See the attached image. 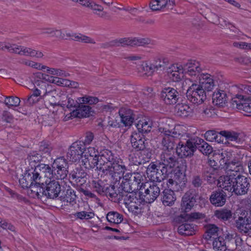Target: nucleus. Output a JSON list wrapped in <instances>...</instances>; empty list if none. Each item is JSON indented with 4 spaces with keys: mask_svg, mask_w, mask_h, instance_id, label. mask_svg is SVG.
Wrapping results in <instances>:
<instances>
[{
    "mask_svg": "<svg viewBox=\"0 0 251 251\" xmlns=\"http://www.w3.org/2000/svg\"><path fill=\"white\" fill-rule=\"evenodd\" d=\"M151 122L145 120H140L137 124L136 127L139 131L138 133H143L150 132L152 127Z\"/></svg>",
    "mask_w": 251,
    "mask_h": 251,
    "instance_id": "c03bdc74",
    "label": "nucleus"
},
{
    "mask_svg": "<svg viewBox=\"0 0 251 251\" xmlns=\"http://www.w3.org/2000/svg\"><path fill=\"white\" fill-rule=\"evenodd\" d=\"M119 114L122 123L125 126H130L133 123L134 117L132 111L127 108H121L119 111Z\"/></svg>",
    "mask_w": 251,
    "mask_h": 251,
    "instance_id": "cd10ccee",
    "label": "nucleus"
},
{
    "mask_svg": "<svg viewBox=\"0 0 251 251\" xmlns=\"http://www.w3.org/2000/svg\"><path fill=\"white\" fill-rule=\"evenodd\" d=\"M226 194L222 190L214 191L210 195L209 200L216 206H222L226 202Z\"/></svg>",
    "mask_w": 251,
    "mask_h": 251,
    "instance_id": "a878e982",
    "label": "nucleus"
},
{
    "mask_svg": "<svg viewBox=\"0 0 251 251\" xmlns=\"http://www.w3.org/2000/svg\"><path fill=\"white\" fill-rule=\"evenodd\" d=\"M81 165L86 169H93L100 165L99 157L82 156Z\"/></svg>",
    "mask_w": 251,
    "mask_h": 251,
    "instance_id": "4c0bfd02",
    "label": "nucleus"
},
{
    "mask_svg": "<svg viewBox=\"0 0 251 251\" xmlns=\"http://www.w3.org/2000/svg\"><path fill=\"white\" fill-rule=\"evenodd\" d=\"M99 157L100 166L97 169L104 175L110 176L113 180H119L126 171L122 160L107 149L101 151Z\"/></svg>",
    "mask_w": 251,
    "mask_h": 251,
    "instance_id": "f03ea898",
    "label": "nucleus"
},
{
    "mask_svg": "<svg viewBox=\"0 0 251 251\" xmlns=\"http://www.w3.org/2000/svg\"><path fill=\"white\" fill-rule=\"evenodd\" d=\"M61 191V185L58 181L50 180L46 186L44 196L48 198L54 199L58 198Z\"/></svg>",
    "mask_w": 251,
    "mask_h": 251,
    "instance_id": "dca6fc26",
    "label": "nucleus"
},
{
    "mask_svg": "<svg viewBox=\"0 0 251 251\" xmlns=\"http://www.w3.org/2000/svg\"><path fill=\"white\" fill-rule=\"evenodd\" d=\"M199 82L198 85L201 87L203 90L207 91H211L214 86V82L212 76L207 73H201L199 77L195 80Z\"/></svg>",
    "mask_w": 251,
    "mask_h": 251,
    "instance_id": "6ab92c4d",
    "label": "nucleus"
},
{
    "mask_svg": "<svg viewBox=\"0 0 251 251\" xmlns=\"http://www.w3.org/2000/svg\"><path fill=\"white\" fill-rule=\"evenodd\" d=\"M236 227L241 232L247 233L251 229V218L239 217L236 221Z\"/></svg>",
    "mask_w": 251,
    "mask_h": 251,
    "instance_id": "7c9ffc66",
    "label": "nucleus"
},
{
    "mask_svg": "<svg viewBox=\"0 0 251 251\" xmlns=\"http://www.w3.org/2000/svg\"><path fill=\"white\" fill-rule=\"evenodd\" d=\"M211 241H212L213 249L215 251H226L227 250L226 240L221 236L217 237Z\"/></svg>",
    "mask_w": 251,
    "mask_h": 251,
    "instance_id": "a19ab883",
    "label": "nucleus"
},
{
    "mask_svg": "<svg viewBox=\"0 0 251 251\" xmlns=\"http://www.w3.org/2000/svg\"><path fill=\"white\" fill-rule=\"evenodd\" d=\"M196 145V149H198L203 154L208 155L213 151V148L204 140L199 137H195Z\"/></svg>",
    "mask_w": 251,
    "mask_h": 251,
    "instance_id": "c9c22d12",
    "label": "nucleus"
},
{
    "mask_svg": "<svg viewBox=\"0 0 251 251\" xmlns=\"http://www.w3.org/2000/svg\"><path fill=\"white\" fill-rule=\"evenodd\" d=\"M103 195L109 197L114 202H118L120 192L117 194L114 186L107 185Z\"/></svg>",
    "mask_w": 251,
    "mask_h": 251,
    "instance_id": "864d4df0",
    "label": "nucleus"
},
{
    "mask_svg": "<svg viewBox=\"0 0 251 251\" xmlns=\"http://www.w3.org/2000/svg\"><path fill=\"white\" fill-rule=\"evenodd\" d=\"M92 186L94 190L98 194L103 195L107 185L103 184V182L101 180H93L92 183Z\"/></svg>",
    "mask_w": 251,
    "mask_h": 251,
    "instance_id": "bf43d9fd",
    "label": "nucleus"
},
{
    "mask_svg": "<svg viewBox=\"0 0 251 251\" xmlns=\"http://www.w3.org/2000/svg\"><path fill=\"white\" fill-rule=\"evenodd\" d=\"M200 113L203 117L211 118L214 117L216 113L215 110L211 106H205L201 109Z\"/></svg>",
    "mask_w": 251,
    "mask_h": 251,
    "instance_id": "052dcab7",
    "label": "nucleus"
},
{
    "mask_svg": "<svg viewBox=\"0 0 251 251\" xmlns=\"http://www.w3.org/2000/svg\"><path fill=\"white\" fill-rule=\"evenodd\" d=\"M50 172V167L42 165L35 170H25L19 178V184L23 188H28L27 193L33 198L44 196L46 172Z\"/></svg>",
    "mask_w": 251,
    "mask_h": 251,
    "instance_id": "f257e3e1",
    "label": "nucleus"
},
{
    "mask_svg": "<svg viewBox=\"0 0 251 251\" xmlns=\"http://www.w3.org/2000/svg\"><path fill=\"white\" fill-rule=\"evenodd\" d=\"M186 95L190 102L197 105L202 103L206 98L205 91L196 83L189 87Z\"/></svg>",
    "mask_w": 251,
    "mask_h": 251,
    "instance_id": "6e6552de",
    "label": "nucleus"
},
{
    "mask_svg": "<svg viewBox=\"0 0 251 251\" xmlns=\"http://www.w3.org/2000/svg\"><path fill=\"white\" fill-rule=\"evenodd\" d=\"M21 100L17 97H7L4 100V103L8 107H17L19 105Z\"/></svg>",
    "mask_w": 251,
    "mask_h": 251,
    "instance_id": "69168bd1",
    "label": "nucleus"
},
{
    "mask_svg": "<svg viewBox=\"0 0 251 251\" xmlns=\"http://www.w3.org/2000/svg\"><path fill=\"white\" fill-rule=\"evenodd\" d=\"M84 145L81 141L74 142L70 147L67 153L68 158L73 162H76L80 158L83 154Z\"/></svg>",
    "mask_w": 251,
    "mask_h": 251,
    "instance_id": "f8f14e48",
    "label": "nucleus"
},
{
    "mask_svg": "<svg viewBox=\"0 0 251 251\" xmlns=\"http://www.w3.org/2000/svg\"><path fill=\"white\" fill-rule=\"evenodd\" d=\"M215 172V171L214 168L211 166L205 165L203 166L201 170L202 176L208 182H211L212 181V179L214 178L213 175Z\"/></svg>",
    "mask_w": 251,
    "mask_h": 251,
    "instance_id": "a18cd8bd",
    "label": "nucleus"
},
{
    "mask_svg": "<svg viewBox=\"0 0 251 251\" xmlns=\"http://www.w3.org/2000/svg\"><path fill=\"white\" fill-rule=\"evenodd\" d=\"M72 39L84 43L95 44L94 39L81 34H72Z\"/></svg>",
    "mask_w": 251,
    "mask_h": 251,
    "instance_id": "13d9d810",
    "label": "nucleus"
},
{
    "mask_svg": "<svg viewBox=\"0 0 251 251\" xmlns=\"http://www.w3.org/2000/svg\"><path fill=\"white\" fill-rule=\"evenodd\" d=\"M147 177L153 182L163 183L165 178L167 176L168 171L160 164L158 165L151 163L147 167L146 170Z\"/></svg>",
    "mask_w": 251,
    "mask_h": 251,
    "instance_id": "423d86ee",
    "label": "nucleus"
},
{
    "mask_svg": "<svg viewBox=\"0 0 251 251\" xmlns=\"http://www.w3.org/2000/svg\"><path fill=\"white\" fill-rule=\"evenodd\" d=\"M151 151H147V153L140 152L137 153H133L129 156L130 162L134 165H139L143 164L149 161L151 157Z\"/></svg>",
    "mask_w": 251,
    "mask_h": 251,
    "instance_id": "5701e85b",
    "label": "nucleus"
},
{
    "mask_svg": "<svg viewBox=\"0 0 251 251\" xmlns=\"http://www.w3.org/2000/svg\"><path fill=\"white\" fill-rule=\"evenodd\" d=\"M12 53L18 54L20 55L33 57V49L22 46L14 44Z\"/></svg>",
    "mask_w": 251,
    "mask_h": 251,
    "instance_id": "ea45409f",
    "label": "nucleus"
},
{
    "mask_svg": "<svg viewBox=\"0 0 251 251\" xmlns=\"http://www.w3.org/2000/svg\"><path fill=\"white\" fill-rule=\"evenodd\" d=\"M243 155L236 154L233 155V158L228 163V167H226V170L235 172H240L243 171Z\"/></svg>",
    "mask_w": 251,
    "mask_h": 251,
    "instance_id": "b1692460",
    "label": "nucleus"
},
{
    "mask_svg": "<svg viewBox=\"0 0 251 251\" xmlns=\"http://www.w3.org/2000/svg\"><path fill=\"white\" fill-rule=\"evenodd\" d=\"M195 137L189 139L185 143L180 141L176 148V151L181 157L191 156L196 151Z\"/></svg>",
    "mask_w": 251,
    "mask_h": 251,
    "instance_id": "9d476101",
    "label": "nucleus"
},
{
    "mask_svg": "<svg viewBox=\"0 0 251 251\" xmlns=\"http://www.w3.org/2000/svg\"><path fill=\"white\" fill-rule=\"evenodd\" d=\"M197 229V226L194 224L184 223L178 226L177 231L181 235L190 236L195 234Z\"/></svg>",
    "mask_w": 251,
    "mask_h": 251,
    "instance_id": "f704fd0d",
    "label": "nucleus"
},
{
    "mask_svg": "<svg viewBox=\"0 0 251 251\" xmlns=\"http://www.w3.org/2000/svg\"><path fill=\"white\" fill-rule=\"evenodd\" d=\"M176 109L177 114L181 117L190 116L193 113V109L188 104L178 103L176 105Z\"/></svg>",
    "mask_w": 251,
    "mask_h": 251,
    "instance_id": "58836bf2",
    "label": "nucleus"
},
{
    "mask_svg": "<svg viewBox=\"0 0 251 251\" xmlns=\"http://www.w3.org/2000/svg\"><path fill=\"white\" fill-rule=\"evenodd\" d=\"M106 219L109 222L118 225L122 222L123 217L122 215L117 212L111 211L107 213Z\"/></svg>",
    "mask_w": 251,
    "mask_h": 251,
    "instance_id": "49530a36",
    "label": "nucleus"
},
{
    "mask_svg": "<svg viewBox=\"0 0 251 251\" xmlns=\"http://www.w3.org/2000/svg\"><path fill=\"white\" fill-rule=\"evenodd\" d=\"M175 5V0H151L149 4L152 11H160L165 8L173 9Z\"/></svg>",
    "mask_w": 251,
    "mask_h": 251,
    "instance_id": "412c9836",
    "label": "nucleus"
},
{
    "mask_svg": "<svg viewBox=\"0 0 251 251\" xmlns=\"http://www.w3.org/2000/svg\"><path fill=\"white\" fill-rule=\"evenodd\" d=\"M69 166L68 162L64 156L58 157L54 160L50 172L45 173L46 176L50 179H64L68 174Z\"/></svg>",
    "mask_w": 251,
    "mask_h": 251,
    "instance_id": "20e7f679",
    "label": "nucleus"
},
{
    "mask_svg": "<svg viewBox=\"0 0 251 251\" xmlns=\"http://www.w3.org/2000/svg\"><path fill=\"white\" fill-rule=\"evenodd\" d=\"M162 190L160 196L163 204L165 206L173 205L176 200L174 191H179L177 182L171 178L166 180Z\"/></svg>",
    "mask_w": 251,
    "mask_h": 251,
    "instance_id": "39448f33",
    "label": "nucleus"
},
{
    "mask_svg": "<svg viewBox=\"0 0 251 251\" xmlns=\"http://www.w3.org/2000/svg\"><path fill=\"white\" fill-rule=\"evenodd\" d=\"M151 40L149 38H122L119 40L114 41L116 46H143L150 44Z\"/></svg>",
    "mask_w": 251,
    "mask_h": 251,
    "instance_id": "4468645a",
    "label": "nucleus"
},
{
    "mask_svg": "<svg viewBox=\"0 0 251 251\" xmlns=\"http://www.w3.org/2000/svg\"><path fill=\"white\" fill-rule=\"evenodd\" d=\"M159 130L160 132L163 133L165 135L171 136L174 138V140L176 141L177 139L180 138L182 136L181 133L177 132V129L175 128L173 131L167 130L166 128L160 127Z\"/></svg>",
    "mask_w": 251,
    "mask_h": 251,
    "instance_id": "5fc2aeb1",
    "label": "nucleus"
},
{
    "mask_svg": "<svg viewBox=\"0 0 251 251\" xmlns=\"http://www.w3.org/2000/svg\"><path fill=\"white\" fill-rule=\"evenodd\" d=\"M141 68L143 71L149 76L151 75L155 71L152 63L144 62L141 65Z\"/></svg>",
    "mask_w": 251,
    "mask_h": 251,
    "instance_id": "774afa93",
    "label": "nucleus"
},
{
    "mask_svg": "<svg viewBox=\"0 0 251 251\" xmlns=\"http://www.w3.org/2000/svg\"><path fill=\"white\" fill-rule=\"evenodd\" d=\"M155 71L163 70L169 64V60L165 58H157L152 63Z\"/></svg>",
    "mask_w": 251,
    "mask_h": 251,
    "instance_id": "8fccbe9b",
    "label": "nucleus"
},
{
    "mask_svg": "<svg viewBox=\"0 0 251 251\" xmlns=\"http://www.w3.org/2000/svg\"><path fill=\"white\" fill-rule=\"evenodd\" d=\"M219 183L221 187L237 196L247 194L251 186L249 178L240 175L236 176L232 175L221 176Z\"/></svg>",
    "mask_w": 251,
    "mask_h": 251,
    "instance_id": "7ed1b4c3",
    "label": "nucleus"
},
{
    "mask_svg": "<svg viewBox=\"0 0 251 251\" xmlns=\"http://www.w3.org/2000/svg\"><path fill=\"white\" fill-rule=\"evenodd\" d=\"M91 109L89 106L83 105L79 102L77 108L76 109V116L79 118L89 117L91 112Z\"/></svg>",
    "mask_w": 251,
    "mask_h": 251,
    "instance_id": "de8ad7c7",
    "label": "nucleus"
},
{
    "mask_svg": "<svg viewBox=\"0 0 251 251\" xmlns=\"http://www.w3.org/2000/svg\"><path fill=\"white\" fill-rule=\"evenodd\" d=\"M197 195L195 190H190L184 195L182 198L181 209L185 212L189 211L196 202Z\"/></svg>",
    "mask_w": 251,
    "mask_h": 251,
    "instance_id": "f3484780",
    "label": "nucleus"
},
{
    "mask_svg": "<svg viewBox=\"0 0 251 251\" xmlns=\"http://www.w3.org/2000/svg\"><path fill=\"white\" fill-rule=\"evenodd\" d=\"M42 155L37 153L36 151L30 152L26 158L27 162H28L30 168L26 169V170H30L31 169L35 170L38 167L41 166L42 165L49 166L45 164H39L41 160Z\"/></svg>",
    "mask_w": 251,
    "mask_h": 251,
    "instance_id": "c756f323",
    "label": "nucleus"
},
{
    "mask_svg": "<svg viewBox=\"0 0 251 251\" xmlns=\"http://www.w3.org/2000/svg\"><path fill=\"white\" fill-rule=\"evenodd\" d=\"M233 155H234V153H233V152L230 150L229 151L225 150L223 151L220 154V157H221V160L220 161L221 165H222V163H223L226 167H228V163H230L231 159L233 158Z\"/></svg>",
    "mask_w": 251,
    "mask_h": 251,
    "instance_id": "3c124183",
    "label": "nucleus"
},
{
    "mask_svg": "<svg viewBox=\"0 0 251 251\" xmlns=\"http://www.w3.org/2000/svg\"><path fill=\"white\" fill-rule=\"evenodd\" d=\"M225 240L227 250L231 251L236 249L240 250L243 243L242 238L235 234H227L225 236Z\"/></svg>",
    "mask_w": 251,
    "mask_h": 251,
    "instance_id": "a211bd4d",
    "label": "nucleus"
},
{
    "mask_svg": "<svg viewBox=\"0 0 251 251\" xmlns=\"http://www.w3.org/2000/svg\"><path fill=\"white\" fill-rule=\"evenodd\" d=\"M129 175H126L125 176L123 175V176L120 178V179L118 181H115V182L120 181L122 179V182L120 184L119 188L122 190L121 192H133L137 189L136 188V184H133V183L129 180Z\"/></svg>",
    "mask_w": 251,
    "mask_h": 251,
    "instance_id": "473e14b6",
    "label": "nucleus"
},
{
    "mask_svg": "<svg viewBox=\"0 0 251 251\" xmlns=\"http://www.w3.org/2000/svg\"><path fill=\"white\" fill-rule=\"evenodd\" d=\"M176 144V141L171 136L165 135L162 140V145L165 151L171 152L174 150Z\"/></svg>",
    "mask_w": 251,
    "mask_h": 251,
    "instance_id": "79ce46f5",
    "label": "nucleus"
},
{
    "mask_svg": "<svg viewBox=\"0 0 251 251\" xmlns=\"http://www.w3.org/2000/svg\"><path fill=\"white\" fill-rule=\"evenodd\" d=\"M213 103L219 107H224L227 101V97L226 93L218 90L214 92L212 96Z\"/></svg>",
    "mask_w": 251,
    "mask_h": 251,
    "instance_id": "72a5a7b5",
    "label": "nucleus"
},
{
    "mask_svg": "<svg viewBox=\"0 0 251 251\" xmlns=\"http://www.w3.org/2000/svg\"><path fill=\"white\" fill-rule=\"evenodd\" d=\"M42 86L45 87L43 98L48 100L50 105H59L60 104L57 102V98L59 97L58 93L55 89L52 88V85L42 83Z\"/></svg>",
    "mask_w": 251,
    "mask_h": 251,
    "instance_id": "4be33fe9",
    "label": "nucleus"
},
{
    "mask_svg": "<svg viewBox=\"0 0 251 251\" xmlns=\"http://www.w3.org/2000/svg\"><path fill=\"white\" fill-rule=\"evenodd\" d=\"M71 178L76 182H80L81 179L86 176V173L80 168H76L70 174Z\"/></svg>",
    "mask_w": 251,
    "mask_h": 251,
    "instance_id": "09e8293b",
    "label": "nucleus"
},
{
    "mask_svg": "<svg viewBox=\"0 0 251 251\" xmlns=\"http://www.w3.org/2000/svg\"><path fill=\"white\" fill-rule=\"evenodd\" d=\"M160 159L161 162L159 164L167 169L169 173L177 163V158L174 152L164 151L161 154Z\"/></svg>",
    "mask_w": 251,
    "mask_h": 251,
    "instance_id": "2eb2a0df",
    "label": "nucleus"
},
{
    "mask_svg": "<svg viewBox=\"0 0 251 251\" xmlns=\"http://www.w3.org/2000/svg\"><path fill=\"white\" fill-rule=\"evenodd\" d=\"M130 142L133 149L136 151L147 153V151H150L149 149L148 140L144 137L143 134L137 132H133L130 136Z\"/></svg>",
    "mask_w": 251,
    "mask_h": 251,
    "instance_id": "1a4fd4ad",
    "label": "nucleus"
},
{
    "mask_svg": "<svg viewBox=\"0 0 251 251\" xmlns=\"http://www.w3.org/2000/svg\"><path fill=\"white\" fill-rule=\"evenodd\" d=\"M205 233L203 234V237L207 241H211L219 237L220 228L214 224H208L205 226Z\"/></svg>",
    "mask_w": 251,
    "mask_h": 251,
    "instance_id": "c85d7f7f",
    "label": "nucleus"
},
{
    "mask_svg": "<svg viewBox=\"0 0 251 251\" xmlns=\"http://www.w3.org/2000/svg\"><path fill=\"white\" fill-rule=\"evenodd\" d=\"M49 82H51L52 83L56 84L58 85H62V86H70L71 85L73 87H76L77 86V83L73 82V85L72 83L67 79H64L62 78H60L57 77H52L50 76Z\"/></svg>",
    "mask_w": 251,
    "mask_h": 251,
    "instance_id": "603ef678",
    "label": "nucleus"
},
{
    "mask_svg": "<svg viewBox=\"0 0 251 251\" xmlns=\"http://www.w3.org/2000/svg\"><path fill=\"white\" fill-rule=\"evenodd\" d=\"M165 182L163 183L152 182L149 186L145 185L144 186H140V193L144 195V200L149 203H151L160 195V191L163 189Z\"/></svg>",
    "mask_w": 251,
    "mask_h": 251,
    "instance_id": "0eeeda50",
    "label": "nucleus"
},
{
    "mask_svg": "<svg viewBox=\"0 0 251 251\" xmlns=\"http://www.w3.org/2000/svg\"><path fill=\"white\" fill-rule=\"evenodd\" d=\"M94 213L92 212L80 211L77 212L74 214L76 219L89 220L94 217Z\"/></svg>",
    "mask_w": 251,
    "mask_h": 251,
    "instance_id": "680f3d73",
    "label": "nucleus"
},
{
    "mask_svg": "<svg viewBox=\"0 0 251 251\" xmlns=\"http://www.w3.org/2000/svg\"><path fill=\"white\" fill-rule=\"evenodd\" d=\"M179 92L172 87H165L161 91L160 96L165 103L168 105L176 103L179 99Z\"/></svg>",
    "mask_w": 251,
    "mask_h": 251,
    "instance_id": "9b49d317",
    "label": "nucleus"
},
{
    "mask_svg": "<svg viewBox=\"0 0 251 251\" xmlns=\"http://www.w3.org/2000/svg\"><path fill=\"white\" fill-rule=\"evenodd\" d=\"M220 134L225 137L226 140L237 144H242L245 140V136L243 134L233 131H221Z\"/></svg>",
    "mask_w": 251,
    "mask_h": 251,
    "instance_id": "393cba45",
    "label": "nucleus"
},
{
    "mask_svg": "<svg viewBox=\"0 0 251 251\" xmlns=\"http://www.w3.org/2000/svg\"><path fill=\"white\" fill-rule=\"evenodd\" d=\"M126 207L134 214L138 215L142 212L143 204L141 200L136 198L134 199V201L130 203Z\"/></svg>",
    "mask_w": 251,
    "mask_h": 251,
    "instance_id": "37998d69",
    "label": "nucleus"
},
{
    "mask_svg": "<svg viewBox=\"0 0 251 251\" xmlns=\"http://www.w3.org/2000/svg\"><path fill=\"white\" fill-rule=\"evenodd\" d=\"M239 94L236 95L235 99L238 101L247 100L251 99V85L240 84L238 86Z\"/></svg>",
    "mask_w": 251,
    "mask_h": 251,
    "instance_id": "2f4dec72",
    "label": "nucleus"
},
{
    "mask_svg": "<svg viewBox=\"0 0 251 251\" xmlns=\"http://www.w3.org/2000/svg\"><path fill=\"white\" fill-rule=\"evenodd\" d=\"M215 215L218 218L226 221L231 217L232 213L230 210L223 209L221 210L216 211Z\"/></svg>",
    "mask_w": 251,
    "mask_h": 251,
    "instance_id": "0e129e2a",
    "label": "nucleus"
},
{
    "mask_svg": "<svg viewBox=\"0 0 251 251\" xmlns=\"http://www.w3.org/2000/svg\"><path fill=\"white\" fill-rule=\"evenodd\" d=\"M167 73L171 79L174 81H178L180 75L184 73L183 66L178 64H173L167 69Z\"/></svg>",
    "mask_w": 251,
    "mask_h": 251,
    "instance_id": "bb28decb",
    "label": "nucleus"
},
{
    "mask_svg": "<svg viewBox=\"0 0 251 251\" xmlns=\"http://www.w3.org/2000/svg\"><path fill=\"white\" fill-rule=\"evenodd\" d=\"M35 78V82L37 83V85H42V83H45L43 80L49 81L50 76L46 74H43L41 72H38L34 74Z\"/></svg>",
    "mask_w": 251,
    "mask_h": 251,
    "instance_id": "e2e57ef3",
    "label": "nucleus"
},
{
    "mask_svg": "<svg viewBox=\"0 0 251 251\" xmlns=\"http://www.w3.org/2000/svg\"><path fill=\"white\" fill-rule=\"evenodd\" d=\"M238 109H242L244 111L248 113H251V99L247 100L237 101L234 100Z\"/></svg>",
    "mask_w": 251,
    "mask_h": 251,
    "instance_id": "4d7b16f0",
    "label": "nucleus"
},
{
    "mask_svg": "<svg viewBox=\"0 0 251 251\" xmlns=\"http://www.w3.org/2000/svg\"><path fill=\"white\" fill-rule=\"evenodd\" d=\"M203 215L199 212H194L190 214L183 213L180 215L179 218L181 221H192L195 219H201Z\"/></svg>",
    "mask_w": 251,
    "mask_h": 251,
    "instance_id": "6e6d98bb",
    "label": "nucleus"
},
{
    "mask_svg": "<svg viewBox=\"0 0 251 251\" xmlns=\"http://www.w3.org/2000/svg\"><path fill=\"white\" fill-rule=\"evenodd\" d=\"M90 8L94 10V13L98 15L99 17L103 18L106 15V12L103 11V8L102 6L92 1Z\"/></svg>",
    "mask_w": 251,
    "mask_h": 251,
    "instance_id": "338daca9",
    "label": "nucleus"
},
{
    "mask_svg": "<svg viewBox=\"0 0 251 251\" xmlns=\"http://www.w3.org/2000/svg\"><path fill=\"white\" fill-rule=\"evenodd\" d=\"M136 198V197L135 196V194L133 192H120L118 202L124 203L126 207L130 203L134 201V199Z\"/></svg>",
    "mask_w": 251,
    "mask_h": 251,
    "instance_id": "e433bc0d",
    "label": "nucleus"
},
{
    "mask_svg": "<svg viewBox=\"0 0 251 251\" xmlns=\"http://www.w3.org/2000/svg\"><path fill=\"white\" fill-rule=\"evenodd\" d=\"M183 66L184 73L192 77H196V79L202 73L203 69L200 62L196 60H189L183 63Z\"/></svg>",
    "mask_w": 251,
    "mask_h": 251,
    "instance_id": "ddd939ff",
    "label": "nucleus"
},
{
    "mask_svg": "<svg viewBox=\"0 0 251 251\" xmlns=\"http://www.w3.org/2000/svg\"><path fill=\"white\" fill-rule=\"evenodd\" d=\"M76 196L75 191L72 188H69L64 190L60 196L58 198L62 203V206L74 205L75 203Z\"/></svg>",
    "mask_w": 251,
    "mask_h": 251,
    "instance_id": "aec40b11",
    "label": "nucleus"
}]
</instances>
